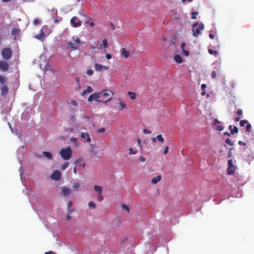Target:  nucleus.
I'll list each match as a JSON object with an SVG mask.
<instances>
[{
  "label": "nucleus",
  "mask_w": 254,
  "mask_h": 254,
  "mask_svg": "<svg viewBox=\"0 0 254 254\" xmlns=\"http://www.w3.org/2000/svg\"><path fill=\"white\" fill-rule=\"evenodd\" d=\"M70 23L74 27L80 26L82 24L81 21L78 19L76 16H74L71 18L70 20Z\"/></svg>",
  "instance_id": "0eeeda50"
},
{
  "label": "nucleus",
  "mask_w": 254,
  "mask_h": 254,
  "mask_svg": "<svg viewBox=\"0 0 254 254\" xmlns=\"http://www.w3.org/2000/svg\"><path fill=\"white\" fill-rule=\"evenodd\" d=\"M76 83L78 84V88L77 89H76V90H78V89H79L80 88V79H79V77H77L76 78Z\"/></svg>",
  "instance_id": "58836bf2"
},
{
  "label": "nucleus",
  "mask_w": 254,
  "mask_h": 254,
  "mask_svg": "<svg viewBox=\"0 0 254 254\" xmlns=\"http://www.w3.org/2000/svg\"><path fill=\"white\" fill-rule=\"evenodd\" d=\"M208 52L211 55H217L218 54V52L217 51L213 50L212 49H209Z\"/></svg>",
  "instance_id": "c756f323"
},
{
  "label": "nucleus",
  "mask_w": 254,
  "mask_h": 254,
  "mask_svg": "<svg viewBox=\"0 0 254 254\" xmlns=\"http://www.w3.org/2000/svg\"><path fill=\"white\" fill-rule=\"evenodd\" d=\"M62 158L64 160H68L72 157V150L68 146L65 148H63L60 152Z\"/></svg>",
  "instance_id": "f03ea898"
},
{
  "label": "nucleus",
  "mask_w": 254,
  "mask_h": 254,
  "mask_svg": "<svg viewBox=\"0 0 254 254\" xmlns=\"http://www.w3.org/2000/svg\"><path fill=\"white\" fill-rule=\"evenodd\" d=\"M143 133H148V134H150V133H151V132L150 131L148 130V129H144L143 130Z\"/></svg>",
  "instance_id": "5fc2aeb1"
},
{
  "label": "nucleus",
  "mask_w": 254,
  "mask_h": 254,
  "mask_svg": "<svg viewBox=\"0 0 254 254\" xmlns=\"http://www.w3.org/2000/svg\"><path fill=\"white\" fill-rule=\"evenodd\" d=\"M106 58H107L108 60H110V59H111L112 56H111V55L110 54H106Z\"/></svg>",
  "instance_id": "13d9d810"
},
{
  "label": "nucleus",
  "mask_w": 254,
  "mask_h": 254,
  "mask_svg": "<svg viewBox=\"0 0 254 254\" xmlns=\"http://www.w3.org/2000/svg\"><path fill=\"white\" fill-rule=\"evenodd\" d=\"M169 150V147L168 146H166L164 149L163 154H166L168 153Z\"/></svg>",
  "instance_id": "49530a36"
},
{
  "label": "nucleus",
  "mask_w": 254,
  "mask_h": 254,
  "mask_svg": "<svg viewBox=\"0 0 254 254\" xmlns=\"http://www.w3.org/2000/svg\"><path fill=\"white\" fill-rule=\"evenodd\" d=\"M174 60L177 63H182L183 62L182 58L179 55H176L174 56Z\"/></svg>",
  "instance_id": "6ab92c4d"
},
{
  "label": "nucleus",
  "mask_w": 254,
  "mask_h": 254,
  "mask_svg": "<svg viewBox=\"0 0 254 254\" xmlns=\"http://www.w3.org/2000/svg\"><path fill=\"white\" fill-rule=\"evenodd\" d=\"M73 204V203L71 201H69L67 203V208H69Z\"/></svg>",
  "instance_id": "864d4df0"
},
{
  "label": "nucleus",
  "mask_w": 254,
  "mask_h": 254,
  "mask_svg": "<svg viewBox=\"0 0 254 254\" xmlns=\"http://www.w3.org/2000/svg\"><path fill=\"white\" fill-rule=\"evenodd\" d=\"M62 192L64 196H67L70 194V190L68 188L63 187L62 189Z\"/></svg>",
  "instance_id": "2eb2a0df"
},
{
  "label": "nucleus",
  "mask_w": 254,
  "mask_h": 254,
  "mask_svg": "<svg viewBox=\"0 0 254 254\" xmlns=\"http://www.w3.org/2000/svg\"><path fill=\"white\" fill-rule=\"evenodd\" d=\"M87 93H88V92H87L86 90H84L81 93V95L82 96H84Z\"/></svg>",
  "instance_id": "680f3d73"
},
{
  "label": "nucleus",
  "mask_w": 254,
  "mask_h": 254,
  "mask_svg": "<svg viewBox=\"0 0 254 254\" xmlns=\"http://www.w3.org/2000/svg\"><path fill=\"white\" fill-rule=\"evenodd\" d=\"M88 206L93 209H95L96 207L95 203L93 201H89L88 203Z\"/></svg>",
  "instance_id": "c85d7f7f"
},
{
  "label": "nucleus",
  "mask_w": 254,
  "mask_h": 254,
  "mask_svg": "<svg viewBox=\"0 0 254 254\" xmlns=\"http://www.w3.org/2000/svg\"><path fill=\"white\" fill-rule=\"evenodd\" d=\"M80 136L81 138L86 139V141L88 143H90L91 141L90 135L87 132L84 133L83 132H81L80 133Z\"/></svg>",
  "instance_id": "4468645a"
},
{
  "label": "nucleus",
  "mask_w": 254,
  "mask_h": 254,
  "mask_svg": "<svg viewBox=\"0 0 254 254\" xmlns=\"http://www.w3.org/2000/svg\"><path fill=\"white\" fill-rule=\"evenodd\" d=\"M231 134L229 133L228 132H225L224 133V135H227V136H230Z\"/></svg>",
  "instance_id": "0e129e2a"
},
{
  "label": "nucleus",
  "mask_w": 254,
  "mask_h": 254,
  "mask_svg": "<svg viewBox=\"0 0 254 254\" xmlns=\"http://www.w3.org/2000/svg\"><path fill=\"white\" fill-rule=\"evenodd\" d=\"M0 69L3 71H6L9 69V65L6 62L0 61Z\"/></svg>",
  "instance_id": "1a4fd4ad"
},
{
  "label": "nucleus",
  "mask_w": 254,
  "mask_h": 254,
  "mask_svg": "<svg viewBox=\"0 0 254 254\" xmlns=\"http://www.w3.org/2000/svg\"><path fill=\"white\" fill-rule=\"evenodd\" d=\"M121 55L127 58L129 56V52L127 51L125 48L123 49Z\"/></svg>",
  "instance_id": "aec40b11"
},
{
  "label": "nucleus",
  "mask_w": 254,
  "mask_h": 254,
  "mask_svg": "<svg viewBox=\"0 0 254 254\" xmlns=\"http://www.w3.org/2000/svg\"><path fill=\"white\" fill-rule=\"evenodd\" d=\"M238 143H239V144H240L241 145H244L245 146V145H246V143H245L243 141H241V140L239 141Z\"/></svg>",
  "instance_id": "6e6d98bb"
},
{
  "label": "nucleus",
  "mask_w": 254,
  "mask_h": 254,
  "mask_svg": "<svg viewBox=\"0 0 254 254\" xmlns=\"http://www.w3.org/2000/svg\"><path fill=\"white\" fill-rule=\"evenodd\" d=\"M68 166H69L68 162H66L63 164V165H62V166L61 167V169L64 171L65 169H66L68 167Z\"/></svg>",
  "instance_id": "cd10ccee"
},
{
  "label": "nucleus",
  "mask_w": 254,
  "mask_h": 254,
  "mask_svg": "<svg viewBox=\"0 0 254 254\" xmlns=\"http://www.w3.org/2000/svg\"><path fill=\"white\" fill-rule=\"evenodd\" d=\"M209 37H210V38L211 39H213L214 38V35L212 34V33H210L209 34Z\"/></svg>",
  "instance_id": "338daca9"
},
{
  "label": "nucleus",
  "mask_w": 254,
  "mask_h": 254,
  "mask_svg": "<svg viewBox=\"0 0 254 254\" xmlns=\"http://www.w3.org/2000/svg\"><path fill=\"white\" fill-rule=\"evenodd\" d=\"M225 141L228 145H229L230 146H233L234 145V142L232 141L229 138L226 139Z\"/></svg>",
  "instance_id": "7c9ffc66"
},
{
  "label": "nucleus",
  "mask_w": 254,
  "mask_h": 254,
  "mask_svg": "<svg viewBox=\"0 0 254 254\" xmlns=\"http://www.w3.org/2000/svg\"><path fill=\"white\" fill-rule=\"evenodd\" d=\"M220 123L219 121L217 119H215L214 121V125L216 127V129L219 131H222L224 127L222 125L218 126V125Z\"/></svg>",
  "instance_id": "9d476101"
},
{
  "label": "nucleus",
  "mask_w": 254,
  "mask_h": 254,
  "mask_svg": "<svg viewBox=\"0 0 254 254\" xmlns=\"http://www.w3.org/2000/svg\"><path fill=\"white\" fill-rule=\"evenodd\" d=\"M204 28V25L202 23H198L195 22L192 25V35L194 37H197L198 35L200 34L201 30Z\"/></svg>",
  "instance_id": "f257e3e1"
},
{
  "label": "nucleus",
  "mask_w": 254,
  "mask_h": 254,
  "mask_svg": "<svg viewBox=\"0 0 254 254\" xmlns=\"http://www.w3.org/2000/svg\"><path fill=\"white\" fill-rule=\"evenodd\" d=\"M12 52L11 48L6 47L3 48L1 53L2 58L4 60H8L10 59L12 56Z\"/></svg>",
  "instance_id": "39448f33"
},
{
  "label": "nucleus",
  "mask_w": 254,
  "mask_h": 254,
  "mask_svg": "<svg viewBox=\"0 0 254 254\" xmlns=\"http://www.w3.org/2000/svg\"><path fill=\"white\" fill-rule=\"evenodd\" d=\"M72 39L75 43L68 42L67 43L66 49H70L71 50H76L79 48V44H80V39L77 37H72Z\"/></svg>",
  "instance_id": "7ed1b4c3"
},
{
  "label": "nucleus",
  "mask_w": 254,
  "mask_h": 254,
  "mask_svg": "<svg viewBox=\"0 0 254 254\" xmlns=\"http://www.w3.org/2000/svg\"><path fill=\"white\" fill-rule=\"evenodd\" d=\"M183 51V53L184 54L185 56H187L189 55V52L188 50H182Z\"/></svg>",
  "instance_id": "3c124183"
},
{
  "label": "nucleus",
  "mask_w": 254,
  "mask_h": 254,
  "mask_svg": "<svg viewBox=\"0 0 254 254\" xmlns=\"http://www.w3.org/2000/svg\"><path fill=\"white\" fill-rule=\"evenodd\" d=\"M99 93H101V96L103 95L105 97H108L110 95V93H111V95L113 96L114 95V93L112 92H111L107 90H103L101 92H99ZM111 96V97H112Z\"/></svg>",
  "instance_id": "dca6fc26"
},
{
  "label": "nucleus",
  "mask_w": 254,
  "mask_h": 254,
  "mask_svg": "<svg viewBox=\"0 0 254 254\" xmlns=\"http://www.w3.org/2000/svg\"><path fill=\"white\" fill-rule=\"evenodd\" d=\"M156 139L158 141L161 142H163L164 141V138L163 137V136H162V135L161 134L158 135L156 136Z\"/></svg>",
  "instance_id": "bb28decb"
},
{
  "label": "nucleus",
  "mask_w": 254,
  "mask_h": 254,
  "mask_svg": "<svg viewBox=\"0 0 254 254\" xmlns=\"http://www.w3.org/2000/svg\"><path fill=\"white\" fill-rule=\"evenodd\" d=\"M6 82V79L5 77H4L2 75H0V83L3 85H5L4 84Z\"/></svg>",
  "instance_id": "a878e982"
},
{
  "label": "nucleus",
  "mask_w": 254,
  "mask_h": 254,
  "mask_svg": "<svg viewBox=\"0 0 254 254\" xmlns=\"http://www.w3.org/2000/svg\"><path fill=\"white\" fill-rule=\"evenodd\" d=\"M232 149H233V148H231V149H230V151H229V152H228V158H230V157H231V156H232V153H231V150H232Z\"/></svg>",
  "instance_id": "4d7b16f0"
},
{
  "label": "nucleus",
  "mask_w": 254,
  "mask_h": 254,
  "mask_svg": "<svg viewBox=\"0 0 254 254\" xmlns=\"http://www.w3.org/2000/svg\"><path fill=\"white\" fill-rule=\"evenodd\" d=\"M89 25L91 26V27H93L94 26V23L93 22H90L89 23Z\"/></svg>",
  "instance_id": "69168bd1"
},
{
  "label": "nucleus",
  "mask_w": 254,
  "mask_h": 254,
  "mask_svg": "<svg viewBox=\"0 0 254 254\" xmlns=\"http://www.w3.org/2000/svg\"><path fill=\"white\" fill-rule=\"evenodd\" d=\"M20 33V30L17 28H13L11 31V34L12 36H17Z\"/></svg>",
  "instance_id": "412c9836"
},
{
  "label": "nucleus",
  "mask_w": 254,
  "mask_h": 254,
  "mask_svg": "<svg viewBox=\"0 0 254 254\" xmlns=\"http://www.w3.org/2000/svg\"><path fill=\"white\" fill-rule=\"evenodd\" d=\"M70 104L73 106H77L78 104L77 102L76 101L72 100L70 102Z\"/></svg>",
  "instance_id": "37998d69"
},
{
  "label": "nucleus",
  "mask_w": 254,
  "mask_h": 254,
  "mask_svg": "<svg viewBox=\"0 0 254 254\" xmlns=\"http://www.w3.org/2000/svg\"><path fill=\"white\" fill-rule=\"evenodd\" d=\"M248 123V122L247 120H242L240 122V125L241 127H244L245 124H247Z\"/></svg>",
  "instance_id": "2f4dec72"
},
{
  "label": "nucleus",
  "mask_w": 254,
  "mask_h": 254,
  "mask_svg": "<svg viewBox=\"0 0 254 254\" xmlns=\"http://www.w3.org/2000/svg\"><path fill=\"white\" fill-rule=\"evenodd\" d=\"M61 177V172L58 170L55 171L51 175V178L55 181H59Z\"/></svg>",
  "instance_id": "6e6552de"
},
{
  "label": "nucleus",
  "mask_w": 254,
  "mask_h": 254,
  "mask_svg": "<svg viewBox=\"0 0 254 254\" xmlns=\"http://www.w3.org/2000/svg\"><path fill=\"white\" fill-rule=\"evenodd\" d=\"M237 113L239 115L241 116L243 114V110L240 109H238L237 111Z\"/></svg>",
  "instance_id": "de8ad7c7"
},
{
  "label": "nucleus",
  "mask_w": 254,
  "mask_h": 254,
  "mask_svg": "<svg viewBox=\"0 0 254 254\" xmlns=\"http://www.w3.org/2000/svg\"><path fill=\"white\" fill-rule=\"evenodd\" d=\"M94 189L95 191H97L98 193H102L103 190L101 187L95 185L94 187Z\"/></svg>",
  "instance_id": "b1692460"
},
{
  "label": "nucleus",
  "mask_w": 254,
  "mask_h": 254,
  "mask_svg": "<svg viewBox=\"0 0 254 254\" xmlns=\"http://www.w3.org/2000/svg\"><path fill=\"white\" fill-rule=\"evenodd\" d=\"M0 91L1 95L3 97L6 96L8 92V88L7 86L6 85H3L1 88Z\"/></svg>",
  "instance_id": "f8f14e48"
},
{
  "label": "nucleus",
  "mask_w": 254,
  "mask_h": 254,
  "mask_svg": "<svg viewBox=\"0 0 254 254\" xmlns=\"http://www.w3.org/2000/svg\"><path fill=\"white\" fill-rule=\"evenodd\" d=\"M228 167L227 170L228 175L234 174L235 172V167L233 164V161L232 159H229L228 161Z\"/></svg>",
  "instance_id": "423d86ee"
},
{
  "label": "nucleus",
  "mask_w": 254,
  "mask_h": 254,
  "mask_svg": "<svg viewBox=\"0 0 254 254\" xmlns=\"http://www.w3.org/2000/svg\"><path fill=\"white\" fill-rule=\"evenodd\" d=\"M136 153H137V151L135 150H134L133 148H130L129 149V154H130V155L135 154H136Z\"/></svg>",
  "instance_id": "473e14b6"
},
{
  "label": "nucleus",
  "mask_w": 254,
  "mask_h": 254,
  "mask_svg": "<svg viewBox=\"0 0 254 254\" xmlns=\"http://www.w3.org/2000/svg\"><path fill=\"white\" fill-rule=\"evenodd\" d=\"M88 93H91L92 91V88L91 86H88L86 89Z\"/></svg>",
  "instance_id": "09e8293b"
},
{
  "label": "nucleus",
  "mask_w": 254,
  "mask_h": 254,
  "mask_svg": "<svg viewBox=\"0 0 254 254\" xmlns=\"http://www.w3.org/2000/svg\"><path fill=\"white\" fill-rule=\"evenodd\" d=\"M80 186V184L79 182L74 183L73 184V188L76 190L77 188H78Z\"/></svg>",
  "instance_id": "a19ab883"
},
{
  "label": "nucleus",
  "mask_w": 254,
  "mask_h": 254,
  "mask_svg": "<svg viewBox=\"0 0 254 254\" xmlns=\"http://www.w3.org/2000/svg\"><path fill=\"white\" fill-rule=\"evenodd\" d=\"M102 193H98V194L97 197H98V200L99 201H101L103 200V199H104V198L102 195Z\"/></svg>",
  "instance_id": "72a5a7b5"
},
{
  "label": "nucleus",
  "mask_w": 254,
  "mask_h": 254,
  "mask_svg": "<svg viewBox=\"0 0 254 254\" xmlns=\"http://www.w3.org/2000/svg\"><path fill=\"white\" fill-rule=\"evenodd\" d=\"M119 101H120V102L119 103L120 110H122L126 107V104L123 102L121 99H119Z\"/></svg>",
  "instance_id": "5701e85b"
},
{
  "label": "nucleus",
  "mask_w": 254,
  "mask_h": 254,
  "mask_svg": "<svg viewBox=\"0 0 254 254\" xmlns=\"http://www.w3.org/2000/svg\"><path fill=\"white\" fill-rule=\"evenodd\" d=\"M70 141L74 143H77V139L75 137H72L70 138Z\"/></svg>",
  "instance_id": "c03bdc74"
},
{
  "label": "nucleus",
  "mask_w": 254,
  "mask_h": 254,
  "mask_svg": "<svg viewBox=\"0 0 254 254\" xmlns=\"http://www.w3.org/2000/svg\"><path fill=\"white\" fill-rule=\"evenodd\" d=\"M186 46V44L184 42H183L181 44V47L182 50H185V47Z\"/></svg>",
  "instance_id": "603ef678"
},
{
  "label": "nucleus",
  "mask_w": 254,
  "mask_h": 254,
  "mask_svg": "<svg viewBox=\"0 0 254 254\" xmlns=\"http://www.w3.org/2000/svg\"><path fill=\"white\" fill-rule=\"evenodd\" d=\"M105 131V129L104 128H101L97 130L98 133H103Z\"/></svg>",
  "instance_id": "a18cd8bd"
},
{
  "label": "nucleus",
  "mask_w": 254,
  "mask_h": 254,
  "mask_svg": "<svg viewBox=\"0 0 254 254\" xmlns=\"http://www.w3.org/2000/svg\"><path fill=\"white\" fill-rule=\"evenodd\" d=\"M43 154L44 157L48 158L49 159H51L52 158V154L49 152L44 151L43 152Z\"/></svg>",
  "instance_id": "4be33fe9"
},
{
  "label": "nucleus",
  "mask_w": 254,
  "mask_h": 254,
  "mask_svg": "<svg viewBox=\"0 0 254 254\" xmlns=\"http://www.w3.org/2000/svg\"><path fill=\"white\" fill-rule=\"evenodd\" d=\"M137 143H138V144L139 146V147H141V140H140V139H138Z\"/></svg>",
  "instance_id": "e2e57ef3"
},
{
  "label": "nucleus",
  "mask_w": 254,
  "mask_h": 254,
  "mask_svg": "<svg viewBox=\"0 0 254 254\" xmlns=\"http://www.w3.org/2000/svg\"><path fill=\"white\" fill-rule=\"evenodd\" d=\"M206 87V85L205 84H202L201 85V88L202 89L204 90V89Z\"/></svg>",
  "instance_id": "052dcab7"
},
{
  "label": "nucleus",
  "mask_w": 254,
  "mask_h": 254,
  "mask_svg": "<svg viewBox=\"0 0 254 254\" xmlns=\"http://www.w3.org/2000/svg\"><path fill=\"white\" fill-rule=\"evenodd\" d=\"M86 73L88 75H90V76L92 75L93 74V71L92 69H88L86 71Z\"/></svg>",
  "instance_id": "79ce46f5"
},
{
  "label": "nucleus",
  "mask_w": 254,
  "mask_h": 254,
  "mask_svg": "<svg viewBox=\"0 0 254 254\" xmlns=\"http://www.w3.org/2000/svg\"><path fill=\"white\" fill-rule=\"evenodd\" d=\"M45 36V34L43 31V29H41L40 31V34L34 36V38L40 41H43L44 40Z\"/></svg>",
  "instance_id": "9b49d317"
},
{
  "label": "nucleus",
  "mask_w": 254,
  "mask_h": 254,
  "mask_svg": "<svg viewBox=\"0 0 254 254\" xmlns=\"http://www.w3.org/2000/svg\"><path fill=\"white\" fill-rule=\"evenodd\" d=\"M251 127H252V126L250 124H248V123L247 124L246 129V131L248 132H250Z\"/></svg>",
  "instance_id": "c9c22d12"
},
{
  "label": "nucleus",
  "mask_w": 254,
  "mask_h": 254,
  "mask_svg": "<svg viewBox=\"0 0 254 254\" xmlns=\"http://www.w3.org/2000/svg\"><path fill=\"white\" fill-rule=\"evenodd\" d=\"M139 160L140 162H144L145 161V158L142 156L140 157Z\"/></svg>",
  "instance_id": "bf43d9fd"
},
{
  "label": "nucleus",
  "mask_w": 254,
  "mask_h": 254,
  "mask_svg": "<svg viewBox=\"0 0 254 254\" xmlns=\"http://www.w3.org/2000/svg\"><path fill=\"white\" fill-rule=\"evenodd\" d=\"M109 68L108 66H104L100 64H95V69L96 70L100 71L102 70H108Z\"/></svg>",
  "instance_id": "ddd939ff"
},
{
  "label": "nucleus",
  "mask_w": 254,
  "mask_h": 254,
  "mask_svg": "<svg viewBox=\"0 0 254 254\" xmlns=\"http://www.w3.org/2000/svg\"><path fill=\"white\" fill-rule=\"evenodd\" d=\"M216 73L215 71H213L211 73V77L213 78H215L216 77Z\"/></svg>",
  "instance_id": "8fccbe9b"
},
{
  "label": "nucleus",
  "mask_w": 254,
  "mask_h": 254,
  "mask_svg": "<svg viewBox=\"0 0 254 254\" xmlns=\"http://www.w3.org/2000/svg\"><path fill=\"white\" fill-rule=\"evenodd\" d=\"M229 129L231 131V134H234V133H237L238 132V128L237 127L235 126L233 128V126L232 125H230L229 127Z\"/></svg>",
  "instance_id": "f3484780"
},
{
  "label": "nucleus",
  "mask_w": 254,
  "mask_h": 254,
  "mask_svg": "<svg viewBox=\"0 0 254 254\" xmlns=\"http://www.w3.org/2000/svg\"><path fill=\"white\" fill-rule=\"evenodd\" d=\"M122 208L126 210L128 212H129V208L128 206L123 204L122 205Z\"/></svg>",
  "instance_id": "e433bc0d"
},
{
  "label": "nucleus",
  "mask_w": 254,
  "mask_h": 254,
  "mask_svg": "<svg viewBox=\"0 0 254 254\" xmlns=\"http://www.w3.org/2000/svg\"><path fill=\"white\" fill-rule=\"evenodd\" d=\"M41 23V20L39 19H35L33 21V24L35 25H37Z\"/></svg>",
  "instance_id": "f704fd0d"
},
{
  "label": "nucleus",
  "mask_w": 254,
  "mask_h": 254,
  "mask_svg": "<svg viewBox=\"0 0 254 254\" xmlns=\"http://www.w3.org/2000/svg\"><path fill=\"white\" fill-rule=\"evenodd\" d=\"M198 14L197 12H192L191 13V18L193 19H195L196 18V16Z\"/></svg>",
  "instance_id": "ea45409f"
},
{
  "label": "nucleus",
  "mask_w": 254,
  "mask_h": 254,
  "mask_svg": "<svg viewBox=\"0 0 254 254\" xmlns=\"http://www.w3.org/2000/svg\"><path fill=\"white\" fill-rule=\"evenodd\" d=\"M103 46L106 48L108 46V41L106 39H104L102 41Z\"/></svg>",
  "instance_id": "4c0bfd02"
},
{
  "label": "nucleus",
  "mask_w": 254,
  "mask_h": 254,
  "mask_svg": "<svg viewBox=\"0 0 254 254\" xmlns=\"http://www.w3.org/2000/svg\"><path fill=\"white\" fill-rule=\"evenodd\" d=\"M127 94L130 96V98L132 100H134L136 98V94L134 92L128 91Z\"/></svg>",
  "instance_id": "393cba45"
},
{
  "label": "nucleus",
  "mask_w": 254,
  "mask_h": 254,
  "mask_svg": "<svg viewBox=\"0 0 254 254\" xmlns=\"http://www.w3.org/2000/svg\"><path fill=\"white\" fill-rule=\"evenodd\" d=\"M45 254H55V253H53V252H51V251H50V252H46V253H45Z\"/></svg>",
  "instance_id": "774afa93"
},
{
  "label": "nucleus",
  "mask_w": 254,
  "mask_h": 254,
  "mask_svg": "<svg viewBox=\"0 0 254 254\" xmlns=\"http://www.w3.org/2000/svg\"><path fill=\"white\" fill-rule=\"evenodd\" d=\"M100 96H101V93H99V92L95 93L94 94L90 95L88 97L87 100L88 102H91L92 101L96 100L98 102H102L104 104H106L108 101H109L112 99V97H110L108 99L106 100V101H101V100H98V99L99 98Z\"/></svg>",
  "instance_id": "20e7f679"
},
{
  "label": "nucleus",
  "mask_w": 254,
  "mask_h": 254,
  "mask_svg": "<svg viewBox=\"0 0 254 254\" xmlns=\"http://www.w3.org/2000/svg\"><path fill=\"white\" fill-rule=\"evenodd\" d=\"M161 180V176L160 175L157 176L156 177H155L154 178H152L151 179V183L153 184H156L158 182H160Z\"/></svg>",
  "instance_id": "a211bd4d"
}]
</instances>
